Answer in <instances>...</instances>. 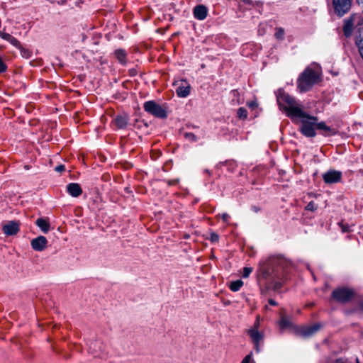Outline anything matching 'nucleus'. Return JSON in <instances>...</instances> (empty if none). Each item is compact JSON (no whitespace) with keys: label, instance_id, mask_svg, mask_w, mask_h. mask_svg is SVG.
<instances>
[{"label":"nucleus","instance_id":"obj_1","mask_svg":"<svg viewBox=\"0 0 363 363\" xmlns=\"http://www.w3.org/2000/svg\"><path fill=\"white\" fill-rule=\"evenodd\" d=\"M277 102L281 109L284 110L287 116L295 120L299 118L301 122V133L306 137L313 138L316 135L315 130L318 118L303 111L301 106L291 96L280 92L277 96Z\"/></svg>","mask_w":363,"mask_h":363},{"label":"nucleus","instance_id":"obj_2","mask_svg":"<svg viewBox=\"0 0 363 363\" xmlns=\"http://www.w3.org/2000/svg\"><path fill=\"white\" fill-rule=\"evenodd\" d=\"M291 264V262L281 255H272L262 259L259 264V272L267 278L273 277L279 278V269H284Z\"/></svg>","mask_w":363,"mask_h":363},{"label":"nucleus","instance_id":"obj_3","mask_svg":"<svg viewBox=\"0 0 363 363\" xmlns=\"http://www.w3.org/2000/svg\"><path fill=\"white\" fill-rule=\"evenodd\" d=\"M320 80V73L317 69L307 67L299 76L297 80V86L301 92H306L310 90L315 84Z\"/></svg>","mask_w":363,"mask_h":363},{"label":"nucleus","instance_id":"obj_4","mask_svg":"<svg viewBox=\"0 0 363 363\" xmlns=\"http://www.w3.org/2000/svg\"><path fill=\"white\" fill-rule=\"evenodd\" d=\"M143 108L148 113L160 118H166L167 111L166 105L161 106L154 101H148L144 104Z\"/></svg>","mask_w":363,"mask_h":363},{"label":"nucleus","instance_id":"obj_5","mask_svg":"<svg viewBox=\"0 0 363 363\" xmlns=\"http://www.w3.org/2000/svg\"><path fill=\"white\" fill-rule=\"evenodd\" d=\"M354 291L347 287H339L332 293V298L342 303L349 302L354 296Z\"/></svg>","mask_w":363,"mask_h":363},{"label":"nucleus","instance_id":"obj_6","mask_svg":"<svg viewBox=\"0 0 363 363\" xmlns=\"http://www.w3.org/2000/svg\"><path fill=\"white\" fill-rule=\"evenodd\" d=\"M352 5V0H333V7L335 14L342 16L347 13Z\"/></svg>","mask_w":363,"mask_h":363},{"label":"nucleus","instance_id":"obj_7","mask_svg":"<svg viewBox=\"0 0 363 363\" xmlns=\"http://www.w3.org/2000/svg\"><path fill=\"white\" fill-rule=\"evenodd\" d=\"M342 178V172L337 170H329L323 175V179L326 184L339 182Z\"/></svg>","mask_w":363,"mask_h":363},{"label":"nucleus","instance_id":"obj_8","mask_svg":"<svg viewBox=\"0 0 363 363\" xmlns=\"http://www.w3.org/2000/svg\"><path fill=\"white\" fill-rule=\"evenodd\" d=\"M247 334L250 337L252 342L255 344L256 351L259 352V345L262 342L264 338L263 333L259 332L257 328H250L247 330Z\"/></svg>","mask_w":363,"mask_h":363},{"label":"nucleus","instance_id":"obj_9","mask_svg":"<svg viewBox=\"0 0 363 363\" xmlns=\"http://www.w3.org/2000/svg\"><path fill=\"white\" fill-rule=\"evenodd\" d=\"M177 94L182 98L188 96L190 94L191 86L186 80H181L177 82Z\"/></svg>","mask_w":363,"mask_h":363},{"label":"nucleus","instance_id":"obj_10","mask_svg":"<svg viewBox=\"0 0 363 363\" xmlns=\"http://www.w3.org/2000/svg\"><path fill=\"white\" fill-rule=\"evenodd\" d=\"M19 226L20 223L18 221L11 220L4 225L2 230L6 235H14L19 231Z\"/></svg>","mask_w":363,"mask_h":363},{"label":"nucleus","instance_id":"obj_11","mask_svg":"<svg viewBox=\"0 0 363 363\" xmlns=\"http://www.w3.org/2000/svg\"><path fill=\"white\" fill-rule=\"evenodd\" d=\"M320 328V324L303 326L297 329V333L302 337H310L314 335Z\"/></svg>","mask_w":363,"mask_h":363},{"label":"nucleus","instance_id":"obj_12","mask_svg":"<svg viewBox=\"0 0 363 363\" xmlns=\"http://www.w3.org/2000/svg\"><path fill=\"white\" fill-rule=\"evenodd\" d=\"M48 240L44 236H38L31 240L30 245L32 248L35 251H43L46 248Z\"/></svg>","mask_w":363,"mask_h":363},{"label":"nucleus","instance_id":"obj_13","mask_svg":"<svg viewBox=\"0 0 363 363\" xmlns=\"http://www.w3.org/2000/svg\"><path fill=\"white\" fill-rule=\"evenodd\" d=\"M193 13L195 18L203 21L207 16L208 9L204 5H198L194 7Z\"/></svg>","mask_w":363,"mask_h":363},{"label":"nucleus","instance_id":"obj_14","mask_svg":"<svg viewBox=\"0 0 363 363\" xmlns=\"http://www.w3.org/2000/svg\"><path fill=\"white\" fill-rule=\"evenodd\" d=\"M67 190L68 193L73 197L79 196L82 190L80 185L77 183H70L67 186Z\"/></svg>","mask_w":363,"mask_h":363},{"label":"nucleus","instance_id":"obj_15","mask_svg":"<svg viewBox=\"0 0 363 363\" xmlns=\"http://www.w3.org/2000/svg\"><path fill=\"white\" fill-rule=\"evenodd\" d=\"M315 128L318 130H322L324 131L323 135L325 136H331L336 134V130L334 128H332L328 126L325 122H319L316 121Z\"/></svg>","mask_w":363,"mask_h":363},{"label":"nucleus","instance_id":"obj_16","mask_svg":"<svg viewBox=\"0 0 363 363\" xmlns=\"http://www.w3.org/2000/svg\"><path fill=\"white\" fill-rule=\"evenodd\" d=\"M0 37L10 43L12 45L16 48H21V43L13 36L9 33H5L4 31H0Z\"/></svg>","mask_w":363,"mask_h":363},{"label":"nucleus","instance_id":"obj_17","mask_svg":"<svg viewBox=\"0 0 363 363\" xmlns=\"http://www.w3.org/2000/svg\"><path fill=\"white\" fill-rule=\"evenodd\" d=\"M354 20L353 16H350L344 21L343 32L346 37L352 35L353 30Z\"/></svg>","mask_w":363,"mask_h":363},{"label":"nucleus","instance_id":"obj_18","mask_svg":"<svg viewBox=\"0 0 363 363\" xmlns=\"http://www.w3.org/2000/svg\"><path fill=\"white\" fill-rule=\"evenodd\" d=\"M114 123L118 128L123 129L128 123V117L126 115H118L115 118Z\"/></svg>","mask_w":363,"mask_h":363},{"label":"nucleus","instance_id":"obj_19","mask_svg":"<svg viewBox=\"0 0 363 363\" xmlns=\"http://www.w3.org/2000/svg\"><path fill=\"white\" fill-rule=\"evenodd\" d=\"M35 224L40 230L44 233H47L50 230V223L44 218H40L35 220Z\"/></svg>","mask_w":363,"mask_h":363},{"label":"nucleus","instance_id":"obj_20","mask_svg":"<svg viewBox=\"0 0 363 363\" xmlns=\"http://www.w3.org/2000/svg\"><path fill=\"white\" fill-rule=\"evenodd\" d=\"M356 44L358 46L360 55L363 59V29L360 30L359 35L356 38Z\"/></svg>","mask_w":363,"mask_h":363},{"label":"nucleus","instance_id":"obj_21","mask_svg":"<svg viewBox=\"0 0 363 363\" xmlns=\"http://www.w3.org/2000/svg\"><path fill=\"white\" fill-rule=\"evenodd\" d=\"M117 60L121 63H125L126 52L123 49L116 50L114 52Z\"/></svg>","mask_w":363,"mask_h":363},{"label":"nucleus","instance_id":"obj_22","mask_svg":"<svg viewBox=\"0 0 363 363\" xmlns=\"http://www.w3.org/2000/svg\"><path fill=\"white\" fill-rule=\"evenodd\" d=\"M243 282L242 280H237L232 281L229 286L230 289L233 291H238L242 287Z\"/></svg>","mask_w":363,"mask_h":363},{"label":"nucleus","instance_id":"obj_23","mask_svg":"<svg viewBox=\"0 0 363 363\" xmlns=\"http://www.w3.org/2000/svg\"><path fill=\"white\" fill-rule=\"evenodd\" d=\"M279 325H280V328L281 329H284V328H289V327L291 326V323L290 320L286 316L283 315L281 318Z\"/></svg>","mask_w":363,"mask_h":363},{"label":"nucleus","instance_id":"obj_24","mask_svg":"<svg viewBox=\"0 0 363 363\" xmlns=\"http://www.w3.org/2000/svg\"><path fill=\"white\" fill-rule=\"evenodd\" d=\"M238 117L240 119H245L247 117V111L245 108H239L237 112Z\"/></svg>","mask_w":363,"mask_h":363},{"label":"nucleus","instance_id":"obj_25","mask_svg":"<svg viewBox=\"0 0 363 363\" xmlns=\"http://www.w3.org/2000/svg\"><path fill=\"white\" fill-rule=\"evenodd\" d=\"M184 137L186 139L191 142H196L198 140V138L193 133H185Z\"/></svg>","mask_w":363,"mask_h":363},{"label":"nucleus","instance_id":"obj_26","mask_svg":"<svg viewBox=\"0 0 363 363\" xmlns=\"http://www.w3.org/2000/svg\"><path fill=\"white\" fill-rule=\"evenodd\" d=\"M18 49L21 50V54L22 57H23L25 58H29L31 56L30 51L26 48H23L21 45V48H18Z\"/></svg>","mask_w":363,"mask_h":363},{"label":"nucleus","instance_id":"obj_27","mask_svg":"<svg viewBox=\"0 0 363 363\" xmlns=\"http://www.w3.org/2000/svg\"><path fill=\"white\" fill-rule=\"evenodd\" d=\"M317 206L314 203V201H311L308 203V205L306 206V210L307 211H314L317 209Z\"/></svg>","mask_w":363,"mask_h":363},{"label":"nucleus","instance_id":"obj_28","mask_svg":"<svg viewBox=\"0 0 363 363\" xmlns=\"http://www.w3.org/2000/svg\"><path fill=\"white\" fill-rule=\"evenodd\" d=\"M284 35V31L282 28H279L275 33V36L277 39H283Z\"/></svg>","mask_w":363,"mask_h":363},{"label":"nucleus","instance_id":"obj_29","mask_svg":"<svg viewBox=\"0 0 363 363\" xmlns=\"http://www.w3.org/2000/svg\"><path fill=\"white\" fill-rule=\"evenodd\" d=\"M252 272V267H244L243 272H242V277L244 278L248 277Z\"/></svg>","mask_w":363,"mask_h":363},{"label":"nucleus","instance_id":"obj_30","mask_svg":"<svg viewBox=\"0 0 363 363\" xmlns=\"http://www.w3.org/2000/svg\"><path fill=\"white\" fill-rule=\"evenodd\" d=\"M219 240V236L217 233H211L210 234V240L212 242H217Z\"/></svg>","mask_w":363,"mask_h":363},{"label":"nucleus","instance_id":"obj_31","mask_svg":"<svg viewBox=\"0 0 363 363\" xmlns=\"http://www.w3.org/2000/svg\"><path fill=\"white\" fill-rule=\"evenodd\" d=\"M97 345V342H91L89 345V352H91L94 354H97L96 350L95 349L96 345Z\"/></svg>","mask_w":363,"mask_h":363},{"label":"nucleus","instance_id":"obj_32","mask_svg":"<svg viewBox=\"0 0 363 363\" xmlns=\"http://www.w3.org/2000/svg\"><path fill=\"white\" fill-rule=\"evenodd\" d=\"M247 104L249 106V108H250L252 109L257 108L258 106L257 103L255 101H252L247 102Z\"/></svg>","mask_w":363,"mask_h":363},{"label":"nucleus","instance_id":"obj_33","mask_svg":"<svg viewBox=\"0 0 363 363\" xmlns=\"http://www.w3.org/2000/svg\"><path fill=\"white\" fill-rule=\"evenodd\" d=\"M252 361V354H247L241 362V363H250Z\"/></svg>","mask_w":363,"mask_h":363},{"label":"nucleus","instance_id":"obj_34","mask_svg":"<svg viewBox=\"0 0 363 363\" xmlns=\"http://www.w3.org/2000/svg\"><path fill=\"white\" fill-rule=\"evenodd\" d=\"M166 182L169 186H174V185H177L179 183V179H171V180H167Z\"/></svg>","mask_w":363,"mask_h":363},{"label":"nucleus","instance_id":"obj_35","mask_svg":"<svg viewBox=\"0 0 363 363\" xmlns=\"http://www.w3.org/2000/svg\"><path fill=\"white\" fill-rule=\"evenodd\" d=\"M55 170L57 172H62L65 170V167L64 165L60 164V165L55 167Z\"/></svg>","mask_w":363,"mask_h":363},{"label":"nucleus","instance_id":"obj_36","mask_svg":"<svg viewBox=\"0 0 363 363\" xmlns=\"http://www.w3.org/2000/svg\"><path fill=\"white\" fill-rule=\"evenodd\" d=\"M340 225L342 232L346 233L350 231V227L348 225H344L342 223H340Z\"/></svg>","mask_w":363,"mask_h":363},{"label":"nucleus","instance_id":"obj_37","mask_svg":"<svg viewBox=\"0 0 363 363\" xmlns=\"http://www.w3.org/2000/svg\"><path fill=\"white\" fill-rule=\"evenodd\" d=\"M229 215L227 213H223L222 215H221V218L222 220L224 221V222H227L228 218H229Z\"/></svg>","mask_w":363,"mask_h":363},{"label":"nucleus","instance_id":"obj_38","mask_svg":"<svg viewBox=\"0 0 363 363\" xmlns=\"http://www.w3.org/2000/svg\"><path fill=\"white\" fill-rule=\"evenodd\" d=\"M281 284L279 282H276V283L274 284V289L275 290H277V289H280V288H281Z\"/></svg>","mask_w":363,"mask_h":363},{"label":"nucleus","instance_id":"obj_39","mask_svg":"<svg viewBox=\"0 0 363 363\" xmlns=\"http://www.w3.org/2000/svg\"><path fill=\"white\" fill-rule=\"evenodd\" d=\"M269 303L272 306H277V303L273 299H269Z\"/></svg>","mask_w":363,"mask_h":363},{"label":"nucleus","instance_id":"obj_40","mask_svg":"<svg viewBox=\"0 0 363 363\" xmlns=\"http://www.w3.org/2000/svg\"><path fill=\"white\" fill-rule=\"evenodd\" d=\"M252 210L254 212L257 213V212H259V207H257V206H253L252 207Z\"/></svg>","mask_w":363,"mask_h":363},{"label":"nucleus","instance_id":"obj_41","mask_svg":"<svg viewBox=\"0 0 363 363\" xmlns=\"http://www.w3.org/2000/svg\"><path fill=\"white\" fill-rule=\"evenodd\" d=\"M259 321H258V320H257V321L255 323V324H254V325H253V327H252V328H257V329L258 330V327H259Z\"/></svg>","mask_w":363,"mask_h":363},{"label":"nucleus","instance_id":"obj_42","mask_svg":"<svg viewBox=\"0 0 363 363\" xmlns=\"http://www.w3.org/2000/svg\"><path fill=\"white\" fill-rule=\"evenodd\" d=\"M359 307L362 311H363V301L359 302Z\"/></svg>","mask_w":363,"mask_h":363},{"label":"nucleus","instance_id":"obj_43","mask_svg":"<svg viewBox=\"0 0 363 363\" xmlns=\"http://www.w3.org/2000/svg\"><path fill=\"white\" fill-rule=\"evenodd\" d=\"M135 71H133V70H131V71H130V74H131L132 75H134V74H135Z\"/></svg>","mask_w":363,"mask_h":363},{"label":"nucleus","instance_id":"obj_44","mask_svg":"<svg viewBox=\"0 0 363 363\" xmlns=\"http://www.w3.org/2000/svg\"><path fill=\"white\" fill-rule=\"evenodd\" d=\"M245 2H247L249 0H242Z\"/></svg>","mask_w":363,"mask_h":363},{"label":"nucleus","instance_id":"obj_45","mask_svg":"<svg viewBox=\"0 0 363 363\" xmlns=\"http://www.w3.org/2000/svg\"><path fill=\"white\" fill-rule=\"evenodd\" d=\"M362 12H363V9H362Z\"/></svg>","mask_w":363,"mask_h":363}]
</instances>
